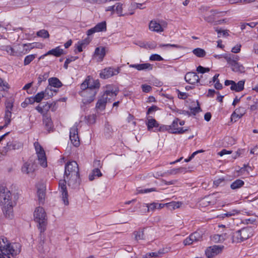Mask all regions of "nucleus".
<instances>
[{
	"label": "nucleus",
	"instance_id": "obj_1",
	"mask_svg": "<svg viewBox=\"0 0 258 258\" xmlns=\"http://www.w3.org/2000/svg\"><path fill=\"white\" fill-rule=\"evenodd\" d=\"M63 177L64 179L59 180L58 186L61 192L62 200L64 204L67 206L69 204V201L66 183L72 189L79 188L81 183L79 167L77 162L70 161L66 164Z\"/></svg>",
	"mask_w": 258,
	"mask_h": 258
},
{
	"label": "nucleus",
	"instance_id": "obj_2",
	"mask_svg": "<svg viewBox=\"0 0 258 258\" xmlns=\"http://www.w3.org/2000/svg\"><path fill=\"white\" fill-rule=\"evenodd\" d=\"M0 204L3 205V210L6 216H12L13 204L10 191L4 185H0Z\"/></svg>",
	"mask_w": 258,
	"mask_h": 258
},
{
	"label": "nucleus",
	"instance_id": "obj_3",
	"mask_svg": "<svg viewBox=\"0 0 258 258\" xmlns=\"http://www.w3.org/2000/svg\"><path fill=\"white\" fill-rule=\"evenodd\" d=\"M21 245L19 243H10L6 238L0 240V250L8 258H14L21 251Z\"/></svg>",
	"mask_w": 258,
	"mask_h": 258
},
{
	"label": "nucleus",
	"instance_id": "obj_4",
	"mask_svg": "<svg viewBox=\"0 0 258 258\" xmlns=\"http://www.w3.org/2000/svg\"><path fill=\"white\" fill-rule=\"evenodd\" d=\"M34 220L38 223V228L40 233L45 231L47 224L46 214L42 207L36 208L34 213Z\"/></svg>",
	"mask_w": 258,
	"mask_h": 258
},
{
	"label": "nucleus",
	"instance_id": "obj_5",
	"mask_svg": "<svg viewBox=\"0 0 258 258\" xmlns=\"http://www.w3.org/2000/svg\"><path fill=\"white\" fill-rule=\"evenodd\" d=\"M223 57L231 66L232 71L238 73L244 72V67L238 62L239 60V57L238 55L233 54H225Z\"/></svg>",
	"mask_w": 258,
	"mask_h": 258
},
{
	"label": "nucleus",
	"instance_id": "obj_6",
	"mask_svg": "<svg viewBox=\"0 0 258 258\" xmlns=\"http://www.w3.org/2000/svg\"><path fill=\"white\" fill-rule=\"evenodd\" d=\"M118 92V90H114L111 86H107L106 87V90L105 91L101 98L98 100L96 105V107L100 110L104 109L106 103L108 102L107 95L111 94V95L114 96L117 95Z\"/></svg>",
	"mask_w": 258,
	"mask_h": 258
},
{
	"label": "nucleus",
	"instance_id": "obj_7",
	"mask_svg": "<svg viewBox=\"0 0 258 258\" xmlns=\"http://www.w3.org/2000/svg\"><path fill=\"white\" fill-rule=\"evenodd\" d=\"M100 84L98 80H94L92 77L88 76L84 81L81 84V89H90L98 92Z\"/></svg>",
	"mask_w": 258,
	"mask_h": 258
},
{
	"label": "nucleus",
	"instance_id": "obj_8",
	"mask_svg": "<svg viewBox=\"0 0 258 258\" xmlns=\"http://www.w3.org/2000/svg\"><path fill=\"white\" fill-rule=\"evenodd\" d=\"M34 146L40 165L43 167H46L47 164L44 150L38 142H35Z\"/></svg>",
	"mask_w": 258,
	"mask_h": 258
},
{
	"label": "nucleus",
	"instance_id": "obj_9",
	"mask_svg": "<svg viewBox=\"0 0 258 258\" xmlns=\"http://www.w3.org/2000/svg\"><path fill=\"white\" fill-rule=\"evenodd\" d=\"M80 95L82 97V102L84 104H88L94 101L97 92L90 89H81Z\"/></svg>",
	"mask_w": 258,
	"mask_h": 258
},
{
	"label": "nucleus",
	"instance_id": "obj_10",
	"mask_svg": "<svg viewBox=\"0 0 258 258\" xmlns=\"http://www.w3.org/2000/svg\"><path fill=\"white\" fill-rule=\"evenodd\" d=\"M35 170L36 165L32 161L25 162L21 168L22 172L24 174H26L31 177H34Z\"/></svg>",
	"mask_w": 258,
	"mask_h": 258
},
{
	"label": "nucleus",
	"instance_id": "obj_11",
	"mask_svg": "<svg viewBox=\"0 0 258 258\" xmlns=\"http://www.w3.org/2000/svg\"><path fill=\"white\" fill-rule=\"evenodd\" d=\"M119 68L114 69L112 67L106 68L100 73V77L103 79H108L113 76L116 75L119 73Z\"/></svg>",
	"mask_w": 258,
	"mask_h": 258
},
{
	"label": "nucleus",
	"instance_id": "obj_12",
	"mask_svg": "<svg viewBox=\"0 0 258 258\" xmlns=\"http://www.w3.org/2000/svg\"><path fill=\"white\" fill-rule=\"evenodd\" d=\"M70 139L74 146L78 147L80 145V142L78 136V128L76 124L70 129Z\"/></svg>",
	"mask_w": 258,
	"mask_h": 258
},
{
	"label": "nucleus",
	"instance_id": "obj_13",
	"mask_svg": "<svg viewBox=\"0 0 258 258\" xmlns=\"http://www.w3.org/2000/svg\"><path fill=\"white\" fill-rule=\"evenodd\" d=\"M49 92H51L50 89L47 87L44 91H42L41 92L38 93L34 98H32L33 100V102H36L39 103L42 101V100L44 98V97L48 95L49 96H51L53 95V93L51 92V94H49Z\"/></svg>",
	"mask_w": 258,
	"mask_h": 258
},
{
	"label": "nucleus",
	"instance_id": "obj_14",
	"mask_svg": "<svg viewBox=\"0 0 258 258\" xmlns=\"http://www.w3.org/2000/svg\"><path fill=\"white\" fill-rule=\"evenodd\" d=\"M228 233V240L232 243H240L243 241L239 230L234 232L229 231Z\"/></svg>",
	"mask_w": 258,
	"mask_h": 258
},
{
	"label": "nucleus",
	"instance_id": "obj_15",
	"mask_svg": "<svg viewBox=\"0 0 258 258\" xmlns=\"http://www.w3.org/2000/svg\"><path fill=\"white\" fill-rule=\"evenodd\" d=\"M184 79L186 82L190 84H195L200 81L199 76L194 72H188L185 75Z\"/></svg>",
	"mask_w": 258,
	"mask_h": 258
},
{
	"label": "nucleus",
	"instance_id": "obj_16",
	"mask_svg": "<svg viewBox=\"0 0 258 258\" xmlns=\"http://www.w3.org/2000/svg\"><path fill=\"white\" fill-rule=\"evenodd\" d=\"M63 54V50L60 48L59 46L56 47L55 48L52 49L50 50H49L47 52H46L45 54L41 55L39 58V59H43L44 58L45 56L48 55H52L56 57H59L62 54Z\"/></svg>",
	"mask_w": 258,
	"mask_h": 258
},
{
	"label": "nucleus",
	"instance_id": "obj_17",
	"mask_svg": "<svg viewBox=\"0 0 258 258\" xmlns=\"http://www.w3.org/2000/svg\"><path fill=\"white\" fill-rule=\"evenodd\" d=\"M243 241L247 239L253 235V229L251 227L243 228L239 230Z\"/></svg>",
	"mask_w": 258,
	"mask_h": 258
},
{
	"label": "nucleus",
	"instance_id": "obj_18",
	"mask_svg": "<svg viewBox=\"0 0 258 258\" xmlns=\"http://www.w3.org/2000/svg\"><path fill=\"white\" fill-rule=\"evenodd\" d=\"M149 29L154 32H161L163 31V28L161 25L155 20L151 21L149 25Z\"/></svg>",
	"mask_w": 258,
	"mask_h": 258
},
{
	"label": "nucleus",
	"instance_id": "obj_19",
	"mask_svg": "<svg viewBox=\"0 0 258 258\" xmlns=\"http://www.w3.org/2000/svg\"><path fill=\"white\" fill-rule=\"evenodd\" d=\"M1 49L6 51L8 54L12 55L19 56L23 55L22 52H19L18 50H15L14 48L9 45L2 46L1 47Z\"/></svg>",
	"mask_w": 258,
	"mask_h": 258
},
{
	"label": "nucleus",
	"instance_id": "obj_20",
	"mask_svg": "<svg viewBox=\"0 0 258 258\" xmlns=\"http://www.w3.org/2000/svg\"><path fill=\"white\" fill-rule=\"evenodd\" d=\"M228 233H225L222 234H215L211 237V240L215 243L222 242L225 240H228Z\"/></svg>",
	"mask_w": 258,
	"mask_h": 258
},
{
	"label": "nucleus",
	"instance_id": "obj_21",
	"mask_svg": "<svg viewBox=\"0 0 258 258\" xmlns=\"http://www.w3.org/2000/svg\"><path fill=\"white\" fill-rule=\"evenodd\" d=\"M245 113V109L244 107H240L235 110L231 115V119H236L241 118ZM236 121V120H235Z\"/></svg>",
	"mask_w": 258,
	"mask_h": 258
},
{
	"label": "nucleus",
	"instance_id": "obj_22",
	"mask_svg": "<svg viewBox=\"0 0 258 258\" xmlns=\"http://www.w3.org/2000/svg\"><path fill=\"white\" fill-rule=\"evenodd\" d=\"M105 55V48L104 47H97L95 49L94 55L97 57L98 61H101Z\"/></svg>",
	"mask_w": 258,
	"mask_h": 258
},
{
	"label": "nucleus",
	"instance_id": "obj_23",
	"mask_svg": "<svg viewBox=\"0 0 258 258\" xmlns=\"http://www.w3.org/2000/svg\"><path fill=\"white\" fill-rule=\"evenodd\" d=\"M244 83L245 81L243 80L239 81L237 83L233 81L232 85L230 87V89L231 90L240 92L243 90Z\"/></svg>",
	"mask_w": 258,
	"mask_h": 258
},
{
	"label": "nucleus",
	"instance_id": "obj_24",
	"mask_svg": "<svg viewBox=\"0 0 258 258\" xmlns=\"http://www.w3.org/2000/svg\"><path fill=\"white\" fill-rule=\"evenodd\" d=\"M43 122L44 124L45 129L48 132H50V131L53 129V123L50 117L47 116H44L43 119Z\"/></svg>",
	"mask_w": 258,
	"mask_h": 258
},
{
	"label": "nucleus",
	"instance_id": "obj_25",
	"mask_svg": "<svg viewBox=\"0 0 258 258\" xmlns=\"http://www.w3.org/2000/svg\"><path fill=\"white\" fill-rule=\"evenodd\" d=\"M8 145L11 150H18L22 148L23 143L17 141H10Z\"/></svg>",
	"mask_w": 258,
	"mask_h": 258
},
{
	"label": "nucleus",
	"instance_id": "obj_26",
	"mask_svg": "<svg viewBox=\"0 0 258 258\" xmlns=\"http://www.w3.org/2000/svg\"><path fill=\"white\" fill-rule=\"evenodd\" d=\"M8 84L6 82H4L3 80L0 78V98L3 97L6 95V92L8 90Z\"/></svg>",
	"mask_w": 258,
	"mask_h": 258
},
{
	"label": "nucleus",
	"instance_id": "obj_27",
	"mask_svg": "<svg viewBox=\"0 0 258 258\" xmlns=\"http://www.w3.org/2000/svg\"><path fill=\"white\" fill-rule=\"evenodd\" d=\"M49 85L51 87L55 88H60L62 86V84L59 81V80L55 77L50 78L48 79Z\"/></svg>",
	"mask_w": 258,
	"mask_h": 258
},
{
	"label": "nucleus",
	"instance_id": "obj_28",
	"mask_svg": "<svg viewBox=\"0 0 258 258\" xmlns=\"http://www.w3.org/2000/svg\"><path fill=\"white\" fill-rule=\"evenodd\" d=\"M55 105V103L53 104V103L49 104L48 103H46L45 105L42 106L40 105H38L36 107V109L41 114H44L45 111H48L50 108H51V106Z\"/></svg>",
	"mask_w": 258,
	"mask_h": 258
},
{
	"label": "nucleus",
	"instance_id": "obj_29",
	"mask_svg": "<svg viewBox=\"0 0 258 258\" xmlns=\"http://www.w3.org/2000/svg\"><path fill=\"white\" fill-rule=\"evenodd\" d=\"M146 124L148 131H151L153 127L157 128L159 126V124L154 118L148 119Z\"/></svg>",
	"mask_w": 258,
	"mask_h": 258
},
{
	"label": "nucleus",
	"instance_id": "obj_30",
	"mask_svg": "<svg viewBox=\"0 0 258 258\" xmlns=\"http://www.w3.org/2000/svg\"><path fill=\"white\" fill-rule=\"evenodd\" d=\"M102 175L99 169L95 168L92 170L91 173L89 175V179L90 181L94 179L95 177H101Z\"/></svg>",
	"mask_w": 258,
	"mask_h": 258
},
{
	"label": "nucleus",
	"instance_id": "obj_31",
	"mask_svg": "<svg viewBox=\"0 0 258 258\" xmlns=\"http://www.w3.org/2000/svg\"><path fill=\"white\" fill-rule=\"evenodd\" d=\"M244 184V182L243 180L241 179H236L231 184L230 187L232 189H237L241 187Z\"/></svg>",
	"mask_w": 258,
	"mask_h": 258
},
{
	"label": "nucleus",
	"instance_id": "obj_32",
	"mask_svg": "<svg viewBox=\"0 0 258 258\" xmlns=\"http://www.w3.org/2000/svg\"><path fill=\"white\" fill-rule=\"evenodd\" d=\"M218 13L216 11H211L209 15L205 16L204 20L208 23H213L215 21V15Z\"/></svg>",
	"mask_w": 258,
	"mask_h": 258
},
{
	"label": "nucleus",
	"instance_id": "obj_33",
	"mask_svg": "<svg viewBox=\"0 0 258 258\" xmlns=\"http://www.w3.org/2000/svg\"><path fill=\"white\" fill-rule=\"evenodd\" d=\"M182 205L180 202H171L166 204V206L170 210L179 208Z\"/></svg>",
	"mask_w": 258,
	"mask_h": 258
},
{
	"label": "nucleus",
	"instance_id": "obj_34",
	"mask_svg": "<svg viewBox=\"0 0 258 258\" xmlns=\"http://www.w3.org/2000/svg\"><path fill=\"white\" fill-rule=\"evenodd\" d=\"M37 196L39 204H43L45 196V190L43 188H38L37 190Z\"/></svg>",
	"mask_w": 258,
	"mask_h": 258
},
{
	"label": "nucleus",
	"instance_id": "obj_35",
	"mask_svg": "<svg viewBox=\"0 0 258 258\" xmlns=\"http://www.w3.org/2000/svg\"><path fill=\"white\" fill-rule=\"evenodd\" d=\"M94 28L97 32L105 31L106 30V23L105 21L99 23L94 27Z\"/></svg>",
	"mask_w": 258,
	"mask_h": 258
},
{
	"label": "nucleus",
	"instance_id": "obj_36",
	"mask_svg": "<svg viewBox=\"0 0 258 258\" xmlns=\"http://www.w3.org/2000/svg\"><path fill=\"white\" fill-rule=\"evenodd\" d=\"M12 112L9 110H5V124L4 126L7 127L11 121Z\"/></svg>",
	"mask_w": 258,
	"mask_h": 258
},
{
	"label": "nucleus",
	"instance_id": "obj_37",
	"mask_svg": "<svg viewBox=\"0 0 258 258\" xmlns=\"http://www.w3.org/2000/svg\"><path fill=\"white\" fill-rule=\"evenodd\" d=\"M193 53L199 57H203L206 55V51L201 48H197L192 50Z\"/></svg>",
	"mask_w": 258,
	"mask_h": 258
},
{
	"label": "nucleus",
	"instance_id": "obj_38",
	"mask_svg": "<svg viewBox=\"0 0 258 258\" xmlns=\"http://www.w3.org/2000/svg\"><path fill=\"white\" fill-rule=\"evenodd\" d=\"M147 207L148 208V211H149L150 210L153 211L156 209H161L163 207V205H162L161 204L153 203L150 204H147Z\"/></svg>",
	"mask_w": 258,
	"mask_h": 258
},
{
	"label": "nucleus",
	"instance_id": "obj_39",
	"mask_svg": "<svg viewBox=\"0 0 258 258\" xmlns=\"http://www.w3.org/2000/svg\"><path fill=\"white\" fill-rule=\"evenodd\" d=\"M133 234L135 235V238L136 240L144 239V229L135 231Z\"/></svg>",
	"mask_w": 258,
	"mask_h": 258
},
{
	"label": "nucleus",
	"instance_id": "obj_40",
	"mask_svg": "<svg viewBox=\"0 0 258 258\" xmlns=\"http://www.w3.org/2000/svg\"><path fill=\"white\" fill-rule=\"evenodd\" d=\"M49 72H45L39 75L38 77V84L40 85L42 82L46 81L49 77Z\"/></svg>",
	"mask_w": 258,
	"mask_h": 258
},
{
	"label": "nucleus",
	"instance_id": "obj_41",
	"mask_svg": "<svg viewBox=\"0 0 258 258\" xmlns=\"http://www.w3.org/2000/svg\"><path fill=\"white\" fill-rule=\"evenodd\" d=\"M209 247H211V250L213 251V253H214L216 255L222 251L224 248V246L215 245L210 246Z\"/></svg>",
	"mask_w": 258,
	"mask_h": 258
},
{
	"label": "nucleus",
	"instance_id": "obj_42",
	"mask_svg": "<svg viewBox=\"0 0 258 258\" xmlns=\"http://www.w3.org/2000/svg\"><path fill=\"white\" fill-rule=\"evenodd\" d=\"M37 36L44 39L48 38L49 37V34L48 31L45 29H42L37 32Z\"/></svg>",
	"mask_w": 258,
	"mask_h": 258
},
{
	"label": "nucleus",
	"instance_id": "obj_43",
	"mask_svg": "<svg viewBox=\"0 0 258 258\" xmlns=\"http://www.w3.org/2000/svg\"><path fill=\"white\" fill-rule=\"evenodd\" d=\"M178 121L179 119L178 118L175 119L172 122V124L169 125V126L171 127L170 133L172 134H175V131H176L178 127Z\"/></svg>",
	"mask_w": 258,
	"mask_h": 258
},
{
	"label": "nucleus",
	"instance_id": "obj_44",
	"mask_svg": "<svg viewBox=\"0 0 258 258\" xmlns=\"http://www.w3.org/2000/svg\"><path fill=\"white\" fill-rule=\"evenodd\" d=\"M36 57V54H30L26 56L24 60V65L27 66L31 63Z\"/></svg>",
	"mask_w": 258,
	"mask_h": 258
},
{
	"label": "nucleus",
	"instance_id": "obj_45",
	"mask_svg": "<svg viewBox=\"0 0 258 258\" xmlns=\"http://www.w3.org/2000/svg\"><path fill=\"white\" fill-rule=\"evenodd\" d=\"M194 242L201 241L202 239L201 234L198 232H195L190 235Z\"/></svg>",
	"mask_w": 258,
	"mask_h": 258
},
{
	"label": "nucleus",
	"instance_id": "obj_46",
	"mask_svg": "<svg viewBox=\"0 0 258 258\" xmlns=\"http://www.w3.org/2000/svg\"><path fill=\"white\" fill-rule=\"evenodd\" d=\"M153 69L152 65L149 63H144L139 64V71L143 70H152Z\"/></svg>",
	"mask_w": 258,
	"mask_h": 258
},
{
	"label": "nucleus",
	"instance_id": "obj_47",
	"mask_svg": "<svg viewBox=\"0 0 258 258\" xmlns=\"http://www.w3.org/2000/svg\"><path fill=\"white\" fill-rule=\"evenodd\" d=\"M239 212L236 210H233L230 212H227L220 215V218H224L225 217H229L232 216H234L235 214H237Z\"/></svg>",
	"mask_w": 258,
	"mask_h": 258
},
{
	"label": "nucleus",
	"instance_id": "obj_48",
	"mask_svg": "<svg viewBox=\"0 0 258 258\" xmlns=\"http://www.w3.org/2000/svg\"><path fill=\"white\" fill-rule=\"evenodd\" d=\"M155 188H146V189H142L141 187H138L137 189V192L138 194H145L148 193L151 191H156Z\"/></svg>",
	"mask_w": 258,
	"mask_h": 258
},
{
	"label": "nucleus",
	"instance_id": "obj_49",
	"mask_svg": "<svg viewBox=\"0 0 258 258\" xmlns=\"http://www.w3.org/2000/svg\"><path fill=\"white\" fill-rule=\"evenodd\" d=\"M183 168H173L167 171V173L171 175H175L183 171Z\"/></svg>",
	"mask_w": 258,
	"mask_h": 258
},
{
	"label": "nucleus",
	"instance_id": "obj_50",
	"mask_svg": "<svg viewBox=\"0 0 258 258\" xmlns=\"http://www.w3.org/2000/svg\"><path fill=\"white\" fill-rule=\"evenodd\" d=\"M150 60L151 61H161L163 58L159 54H153L150 57Z\"/></svg>",
	"mask_w": 258,
	"mask_h": 258
},
{
	"label": "nucleus",
	"instance_id": "obj_51",
	"mask_svg": "<svg viewBox=\"0 0 258 258\" xmlns=\"http://www.w3.org/2000/svg\"><path fill=\"white\" fill-rule=\"evenodd\" d=\"M122 5L120 3H117L116 5H115V12H116L119 16H122Z\"/></svg>",
	"mask_w": 258,
	"mask_h": 258
},
{
	"label": "nucleus",
	"instance_id": "obj_52",
	"mask_svg": "<svg viewBox=\"0 0 258 258\" xmlns=\"http://www.w3.org/2000/svg\"><path fill=\"white\" fill-rule=\"evenodd\" d=\"M197 103H198L197 106L195 107H191L190 108V110L191 111V113L192 114V115H195L197 113H198V112H199L201 111V109L200 107L199 102H197Z\"/></svg>",
	"mask_w": 258,
	"mask_h": 258
},
{
	"label": "nucleus",
	"instance_id": "obj_53",
	"mask_svg": "<svg viewBox=\"0 0 258 258\" xmlns=\"http://www.w3.org/2000/svg\"><path fill=\"white\" fill-rule=\"evenodd\" d=\"M225 180L224 178H220L214 181V185L216 186L223 185L224 184Z\"/></svg>",
	"mask_w": 258,
	"mask_h": 258
},
{
	"label": "nucleus",
	"instance_id": "obj_54",
	"mask_svg": "<svg viewBox=\"0 0 258 258\" xmlns=\"http://www.w3.org/2000/svg\"><path fill=\"white\" fill-rule=\"evenodd\" d=\"M210 69L208 68H204L201 66H199L197 68V71L199 73L204 74L206 72H209L210 71Z\"/></svg>",
	"mask_w": 258,
	"mask_h": 258
},
{
	"label": "nucleus",
	"instance_id": "obj_55",
	"mask_svg": "<svg viewBox=\"0 0 258 258\" xmlns=\"http://www.w3.org/2000/svg\"><path fill=\"white\" fill-rule=\"evenodd\" d=\"M158 127L159 128L157 129V130L159 132H163L165 131H167L170 133V130H171V127L169 126V125H162L161 126H159Z\"/></svg>",
	"mask_w": 258,
	"mask_h": 258
},
{
	"label": "nucleus",
	"instance_id": "obj_56",
	"mask_svg": "<svg viewBox=\"0 0 258 258\" xmlns=\"http://www.w3.org/2000/svg\"><path fill=\"white\" fill-rule=\"evenodd\" d=\"M159 46L160 47H174V48H178V49H181V48H183V46H182L181 45H179L171 44H160Z\"/></svg>",
	"mask_w": 258,
	"mask_h": 258
},
{
	"label": "nucleus",
	"instance_id": "obj_57",
	"mask_svg": "<svg viewBox=\"0 0 258 258\" xmlns=\"http://www.w3.org/2000/svg\"><path fill=\"white\" fill-rule=\"evenodd\" d=\"M85 118L89 124H93L95 122V116L93 114L86 116Z\"/></svg>",
	"mask_w": 258,
	"mask_h": 258
},
{
	"label": "nucleus",
	"instance_id": "obj_58",
	"mask_svg": "<svg viewBox=\"0 0 258 258\" xmlns=\"http://www.w3.org/2000/svg\"><path fill=\"white\" fill-rule=\"evenodd\" d=\"M151 257H154V258L159 257L158 254H157V251L147 253L146 255H144L143 258H151Z\"/></svg>",
	"mask_w": 258,
	"mask_h": 258
},
{
	"label": "nucleus",
	"instance_id": "obj_59",
	"mask_svg": "<svg viewBox=\"0 0 258 258\" xmlns=\"http://www.w3.org/2000/svg\"><path fill=\"white\" fill-rule=\"evenodd\" d=\"M77 58V57H72L71 58H67L64 63V68L67 69L68 67V64L72 61L76 60Z\"/></svg>",
	"mask_w": 258,
	"mask_h": 258
},
{
	"label": "nucleus",
	"instance_id": "obj_60",
	"mask_svg": "<svg viewBox=\"0 0 258 258\" xmlns=\"http://www.w3.org/2000/svg\"><path fill=\"white\" fill-rule=\"evenodd\" d=\"M11 150V149L9 148L8 145V143L6 146L4 147L1 151V153L3 155H6L8 151Z\"/></svg>",
	"mask_w": 258,
	"mask_h": 258
},
{
	"label": "nucleus",
	"instance_id": "obj_61",
	"mask_svg": "<svg viewBox=\"0 0 258 258\" xmlns=\"http://www.w3.org/2000/svg\"><path fill=\"white\" fill-rule=\"evenodd\" d=\"M194 243V242L193 241L190 235L183 241V244L185 245H190L193 244Z\"/></svg>",
	"mask_w": 258,
	"mask_h": 258
},
{
	"label": "nucleus",
	"instance_id": "obj_62",
	"mask_svg": "<svg viewBox=\"0 0 258 258\" xmlns=\"http://www.w3.org/2000/svg\"><path fill=\"white\" fill-rule=\"evenodd\" d=\"M6 110H9L12 111L13 107V103L10 101H7L6 103Z\"/></svg>",
	"mask_w": 258,
	"mask_h": 258
},
{
	"label": "nucleus",
	"instance_id": "obj_63",
	"mask_svg": "<svg viewBox=\"0 0 258 258\" xmlns=\"http://www.w3.org/2000/svg\"><path fill=\"white\" fill-rule=\"evenodd\" d=\"M178 91V97L180 99H185L187 98L188 95L186 93L181 92L179 91V90H177Z\"/></svg>",
	"mask_w": 258,
	"mask_h": 258
},
{
	"label": "nucleus",
	"instance_id": "obj_64",
	"mask_svg": "<svg viewBox=\"0 0 258 258\" xmlns=\"http://www.w3.org/2000/svg\"><path fill=\"white\" fill-rule=\"evenodd\" d=\"M142 88L143 92L148 93L151 90L152 87L149 85L144 84L142 85Z\"/></svg>",
	"mask_w": 258,
	"mask_h": 258
}]
</instances>
